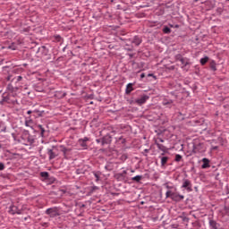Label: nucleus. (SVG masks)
Here are the masks:
<instances>
[{
	"label": "nucleus",
	"mask_w": 229,
	"mask_h": 229,
	"mask_svg": "<svg viewBox=\"0 0 229 229\" xmlns=\"http://www.w3.org/2000/svg\"><path fill=\"white\" fill-rule=\"evenodd\" d=\"M177 191L178 189L176 188L172 191H167L165 192V198H171L173 201H182V199H185V196L180 195Z\"/></svg>",
	"instance_id": "1"
},
{
	"label": "nucleus",
	"mask_w": 229,
	"mask_h": 229,
	"mask_svg": "<svg viewBox=\"0 0 229 229\" xmlns=\"http://www.w3.org/2000/svg\"><path fill=\"white\" fill-rule=\"evenodd\" d=\"M182 189H186L187 192H192V182L191 180L183 179Z\"/></svg>",
	"instance_id": "2"
},
{
	"label": "nucleus",
	"mask_w": 229,
	"mask_h": 229,
	"mask_svg": "<svg viewBox=\"0 0 229 229\" xmlns=\"http://www.w3.org/2000/svg\"><path fill=\"white\" fill-rule=\"evenodd\" d=\"M46 214L50 217H56L58 216V210L55 208H51L46 210Z\"/></svg>",
	"instance_id": "3"
},
{
	"label": "nucleus",
	"mask_w": 229,
	"mask_h": 229,
	"mask_svg": "<svg viewBox=\"0 0 229 229\" xmlns=\"http://www.w3.org/2000/svg\"><path fill=\"white\" fill-rule=\"evenodd\" d=\"M148 99H149V97L148 95H144L141 96L140 98L136 99V103L137 105L142 106L146 103V101H148Z\"/></svg>",
	"instance_id": "4"
},
{
	"label": "nucleus",
	"mask_w": 229,
	"mask_h": 229,
	"mask_svg": "<svg viewBox=\"0 0 229 229\" xmlns=\"http://www.w3.org/2000/svg\"><path fill=\"white\" fill-rule=\"evenodd\" d=\"M133 83H128L125 89V94L129 95L131 94V92H133V90H135V89H133Z\"/></svg>",
	"instance_id": "5"
},
{
	"label": "nucleus",
	"mask_w": 229,
	"mask_h": 229,
	"mask_svg": "<svg viewBox=\"0 0 229 229\" xmlns=\"http://www.w3.org/2000/svg\"><path fill=\"white\" fill-rule=\"evenodd\" d=\"M203 165H201L202 169H208L210 167V160L208 158L204 157L202 159Z\"/></svg>",
	"instance_id": "6"
},
{
	"label": "nucleus",
	"mask_w": 229,
	"mask_h": 229,
	"mask_svg": "<svg viewBox=\"0 0 229 229\" xmlns=\"http://www.w3.org/2000/svg\"><path fill=\"white\" fill-rule=\"evenodd\" d=\"M48 156H49V160H53L58 157V154L55 152L53 149H48Z\"/></svg>",
	"instance_id": "7"
},
{
	"label": "nucleus",
	"mask_w": 229,
	"mask_h": 229,
	"mask_svg": "<svg viewBox=\"0 0 229 229\" xmlns=\"http://www.w3.org/2000/svg\"><path fill=\"white\" fill-rule=\"evenodd\" d=\"M209 227L210 229H217L219 228V224L215 220L209 219Z\"/></svg>",
	"instance_id": "8"
},
{
	"label": "nucleus",
	"mask_w": 229,
	"mask_h": 229,
	"mask_svg": "<svg viewBox=\"0 0 229 229\" xmlns=\"http://www.w3.org/2000/svg\"><path fill=\"white\" fill-rule=\"evenodd\" d=\"M9 212H10L12 215H13V214H21V210H19V209L17 208V207H15V206H12V207L10 208Z\"/></svg>",
	"instance_id": "9"
},
{
	"label": "nucleus",
	"mask_w": 229,
	"mask_h": 229,
	"mask_svg": "<svg viewBox=\"0 0 229 229\" xmlns=\"http://www.w3.org/2000/svg\"><path fill=\"white\" fill-rule=\"evenodd\" d=\"M87 140H89V138H84L83 140H79V144L81 148H87Z\"/></svg>",
	"instance_id": "10"
},
{
	"label": "nucleus",
	"mask_w": 229,
	"mask_h": 229,
	"mask_svg": "<svg viewBox=\"0 0 229 229\" xmlns=\"http://www.w3.org/2000/svg\"><path fill=\"white\" fill-rule=\"evenodd\" d=\"M141 42L142 40H140V38L137 36H135L132 40V44H135V46H140Z\"/></svg>",
	"instance_id": "11"
},
{
	"label": "nucleus",
	"mask_w": 229,
	"mask_h": 229,
	"mask_svg": "<svg viewBox=\"0 0 229 229\" xmlns=\"http://www.w3.org/2000/svg\"><path fill=\"white\" fill-rule=\"evenodd\" d=\"M61 151L64 153V158L67 157V152L71 151V149L65 148L64 146H61Z\"/></svg>",
	"instance_id": "12"
},
{
	"label": "nucleus",
	"mask_w": 229,
	"mask_h": 229,
	"mask_svg": "<svg viewBox=\"0 0 229 229\" xmlns=\"http://www.w3.org/2000/svg\"><path fill=\"white\" fill-rule=\"evenodd\" d=\"M168 161H169V157H161V165L164 167L165 165V164H167Z\"/></svg>",
	"instance_id": "13"
},
{
	"label": "nucleus",
	"mask_w": 229,
	"mask_h": 229,
	"mask_svg": "<svg viewBox=\"0 0 229 229\" xmlns=\"http://www.w3.org/2000/svg\"><path fill=\"white\" fill-rule=\"evenodd\" d=\"M180 62H181L182 65H183V67H187V65H189V61H187V59H185V58H181Z\"/></svg>",
	"instance_id": "14"
},
{
	"label": "nucleus",
	"mask_w": 229,
	"mask_h": 229,
	"mask_svg": "<svg viewBox=\"0 0 229 229\" xmlns=\"http://www.w3.org/2000/svg\"><path fill=\"white\" fill-rule=\"evenodd\" d=\"M132 182H137V183H139V182H140V180H142V175H136L134 177L131 178Z\"/></svg>",
	"instance_id": "15"
},
{
	"label": "nucleus",
	"mask_w": 229,
	"mask_h": 229,
	"mask_svg": "<svg viewBox=\"0 0 229 229\" xmlns=\"http://www.w3.org/2000/svg\"><path fill=\"white\" fill-rule=\"evenodd\" d=\"M40 176H41V178H45V180H47V178H49V173H47V172H41L40 173Z\"/></svg>",
	"instance_id": "16"
},
{
	"label": "nucleus",
	"mask_w": 229,
	"mask_h": 229,
	"mask_svg": "<svg viewBox=\"0 0 229 229\" xmlns=\"http://www.w3.org/2000/svg\"><path fill=\"white\" fill-rule=\"evenodd\" d=\"M25 125L26 126H29V127H31L33 125V120L31 119H26L25 121Z\"/></svg>",
	"instance_id": "17"
},
{
	"label": "nucleus",
	"mask_w": 229,
	"mask_h": 229,
	"mask_svg": "<svg viewBox=\"0 0 229 229\" xmlns=\"http://www.w3.org/2000/svg\"><path fill=\"white\" fill-rule=\"evenodd\" d=\"M207 62H208V56L203 57L200 59L201 65H205V64H207Z\"/></svg>",
	"instance_id": "18"
},
{
	"label": "nucleus",
	"mask_w": 229,
	"mask_h": 229,
	"mask_svg": "<svg viewBox=\"0 0 229 229\" xmlns=\"http://www.w3.org/2000/svg\"><path fill=\"white\" fill-rule=\"evenodd\" d=\"M157 147L158 148V149H160V151H165V146L160 144V143H156Z\"/></svg>",
	"instance_id": "19"
},
{
	"label": "nucleus",
	"mask_w": 229,
	"mask_h": 229,
	"mask_svg": "<svg viewBox=\"0 0 229 229\" xmlns=\"http://www.w3.org/2000/svg\"><path fill=\"white\" fill-rule=\"evenodd\" d=\"M38 128L41 131V137H44V133L46 132V130L44 129V127H42V125H38Z\"/></svg>",
	"instance_id": "20"
},
{
	"label": "nucleus",
	"mask_w": 229,
	"mask_h": 229,
	"mask_svg": "<svg viewBox=\"0 0 229 229\" xmlns=\"http://www.w3.org/2000/svg\"><path fill=\"white\" fill-rule=\"evenodd\" d=\"M216 61H211L210 62V67L213 71H216Z\"/></svg>",
	"instance_id": "21"
},
{
	"label": "nucleus",
	"mask_w": 229,
	"mask_h": 229,
	"mask_svg": "<svg viewBox=\"0 0 229 229\" xmlns=\"http://www.w3.org/2000/svg\"><path fill=\"white\" fill-rule=\"evenodd\" d=\"M163 32L166 33V34H169V33H171V29L169 27H165L163 29Z\"/></svg>",
	"instance_id": "22"
},
{
	"label": "nucleus",
	"mask_w": 229,
	"mask_h": 229,
	"mask_svg": "<svg viewBox=\"0 0 229 229\" xmlns=\"http://www.w3.org/2000/svg\"><path fill=\"white\" fill-rule=\"evenodd\" d=\"M165 187L166 188V189H168V191H174V189H176V187H174V186H169V184H165Z\"/></svg>",
	"instance_id": "23"
},
{
	"label": "nucleus",
	"mask_w": 229,
	"mask_h": 229,
	"mask_svg": "<svg viewBox=\"0 0 229 229\" xmlns=\"http://www.w3.org/2000/svg\"><path fill=\"white\" fill-rule=\"evenodd\" d=\"M4 130H6V128L4 127V123L0 121V131H4Z\"/></svg>",
	"instance_id": "24"
},
{
	"label": "nucleus",
	"mask_w": 229,
	"mask_h": 229,
	"mask_svg": "<svg viewBox=\"0 0 229 229\" xmlns=\"http://www.w3.org/2000/svg\"><path fill=\"white\" fill-rule=\"evenodd\" d=\"M182 160V155L177 154L175 156V162H180Z\"/></svg>",
	"instance_id": "25"
},
{
	"label": "nucleus",
	"mask_w": 229,
	"mask_h": 229,
	"mask_svg": "<svg viewBox=\"0 0 229 229\" xmlns=\"http://www.w3.org/2000/svg\"><path fill=\"white\" fill-rule=\"evenodd\" d=\"M93 174H94V176H95V178H96V182H99V174L94 172Z\"/></svg>",
	"instance_id": "26"
},
{
	"label": "nucleus",
	"mask_w": 229,
	"mask_h": 229,
	"mask_svg": "<svg viewBox=\"0 0 229 229\" xmlns=\"http://www.w3.org/2000/svg\"><path fill=\"white\" fill-rule=\"evenodd\" d=\"M173 104V100H164L163 105H171Z\"/></svg>",
	"instance_id": "27"
},
{
	"label": "nucleus",
	"mask_w": 229,
	"mask_h": 229,
	"mask_svg": "<svg viewBox=\"0 0 229 229\" xmlns=\"http://www.w3.org/2000/svg\"><path fill=\"white\" fill-rule=\"evenodd\" d=\"M0 171H4V164L0 163Z\"/></svg>",
	"instance_id": "28"
},
{
	"label": "nucleus",
	"mask_w": 229,
	"mask_h": 229,
	"mask_svg": "<svg viewBox=\"0 0 229 229\" xmlns=\"http://www.w3.org/2000/svg\"><path fill=\"white\" fill-rule=\"evenodd\" d=\"M16 80H17V81H22V76H18Z\"/></svg>",
	"instance_id": "29"
},
{
	"label": "nucleus",
	"mask_w": 229,
	"mask_h": 229,
	"mask_svg": "<svg viewBox=\"0 0 229 229\" xmlns=\"http://www.w3.org/2000/svg\"><path fill=\"white\" fill-rule=\"evenodd\" d=\"M140 78L142 79V78H146V73H141L140 74Z\"/></svg>",
	"instance_id": "30"
},
{
	"label": "nucleus",
	"mask_w": 229,
	"mask_h": 229,
	"mask_svg": "<svg viewBox=\"0 0 229 229\" xmlns=\"http://www.w3.org/2000/svg\"><path fill=\"white\" fill-rule=\"evenodd\" d=\"M151 76L154 77V78H156V77H155L153 74H151V73H148V78L151 77Z\"/></svg>",
	"instance_id": "31"
},
{
	"label": "nucleus",
	"mask_w": 229,
	"mask_h": 229,
	"mask_svg": "<svg viewBox=\"0 0 229 229\" xmlns=\"http://www.w3.org/2000/svg\"><path fill=\"white\" fill-rule=\"evenodd\" d=\"M27 114H28L29 115H30V114H32V112H31V111H28Z\"/></svg>",
	"instance_id": "32"
},
{
	"label": "nucleus",
	"mask_w": 229,
	"mask_h": 229,
	"mask_svg": "<svg viewBox=\"0 0 229 229\" xmlns=\"http://www.w3.org/2000/svg\"><path fill=\"white\" fill-rule=\"evenodd\" d=\"M213 149H217V146H216V147H213Z\"/></svg>",
	"instance_id": "33"
},
{
	"label": "nucleus",
	"mask_w": 229,
	"mask_h": 229,
	"mask_svg": "<svg viewBox=\"0 0 229 229\" xmlns=\"http://www.w3.org/2000/svg\"><path fill=\"white\" fill-rule=\"evenodd\" d=\"M160 142H164V140H160Z\"/></svg>",
	"instance_id": "34"
},
{
	"label": "nucleus",
	"mask_w": 229,
	"mask_h": 229,
	"mask_svg": "<svg viewBox=\"0 0 229 229\" xmlns=\"http://www.w3.org/2000/svg\"><path fill=\"white\" fill-rule=\"evenodd\" d=\"M123 174H126V171H123Z\"/></svg>",
	"instance_id": "35"
},
{
	"label": "nucleus",
	"mask_w": 229,
	"mask_h": 229,
	"mask_svg": "<svg viewBox=\"0 0 229 229\" xmlns=\"http://www.w3.org/2000/svg\"><path fill=\"white\" fill-rule=\"evenodd\" d=\"M0 148H1V144H0Z\"/></svg>",
	"instance_id": "36"
}]
</instances>
